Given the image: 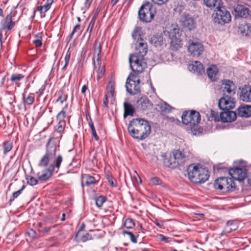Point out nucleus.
<instances>
[{"label": "nucleus", "instance_id": "6ab92c4d", "mask_svg": "<svg viewBox=\"0 0 251 251\" xmlns=\"http://www.w3.org/2000/svg\"><path fill=\"white\" fill-rule=\"evenodd\" d=\"M189 70L198 75H202L204 72L203 65L199 61H192L188 66Z\"/></svg>", "mask_w": 251, "mask_h": 251}, {"label": "nucleus", "instance_id": "bf43d9fd", "mask_svg": "<svg viewBox=\"0 0 251 251\" xmlns=\"http://www.w3.org/2000/svg\"><path fill=\"white\" fill-rule=\"evenodd\" d=\"M33 42L37 47H41L42 44V41L39 39L35 40L33 41Z\"/></svg>", "mask_w": 251, "mask_h": 251}, {"label": "nucleus", "instance_id": "c9c22d12", "mask_svg": "<svg viewBox=\"0 0 251 251\" xmlns=\"http://www.w3.org/2000/svg\"><path fill=\"white\" fill-rule=\"evenodd\" d=\"M160 110L165 113H169L171 112L173 107L166 102H164L160 105Z\"/></svg>", "mask_w": 251, "mask_h": 251}, {"label": "nucleus", "instance_id": "a19ab883", "mask_svg": "<svg viewBox=\"0 0 251 251\" xmlns=\"http://www.w3.org/2000/svg\"><path fill=\"white\" fill-rule=\"evenodd\" d=\"M107 90L108 93L110 94L111 97L114 96L115 91V84L112 81H110L109 82L108 85L107 86Z\"/></svg>", "mask_w": 251, "mask_h": 251}, {"label": "nucleus", "instance_id": "4d7b16f0", "mask_svg": "<svg viewBox=\"0 0 251 251\" xmlns=\"http://www.w3.org/2000/svg\"><path fill=\"white\" fill-rule=\"evenodd\" d=\"M151 181L153 185H159L160 183L161 180L158 177H154L151 178Z\"/></svg>", "mask_w": 251, "mask_h": 251}, {"label": "nucleus", "instance_id": "412c9836", "mask_svg": "<svg viewBox=\"0 0 251 251\" xmlns=\"http://www.w3.org/2000/svg\"><path fill=\"white\" fill-rule=\"evenodd\" d=\"M240 99L245 102L251 101V86L245 85L242 89Z\"/></svg>", "mask_w": 251, "mask_h": 251}, {"label": "nucleus", "instance_id": "ddd939ff", "mask_svg": "<svg viewBox=\"0 0 251 251\" xmlns=\"http://www.w3.org/2000/svg\"><path fill=\"white\" fill-rule=\"evenodd\" d=\"M248 171L245 167L236 168L229 170L228 173L232 178L236 180H243L247 176Z\"/></svg>", "mask_w": 251, "mask_h": 251}, {"label": "nucleus", "instance_id": "1a4fd4ad", "mask_svg": "<svg viewBox=\"0 0 251 251\" xmlns=\"http://www.w3.org/2000/svg\"><path fill=\"white\" fill-rule=\"evenodd\" d=\"M232 177H219L215 180L214 188L216 190H224L226 192L233 191L236 190V185Z\"/></svg>", "mask_w": 251, "mask_h": 251}, {"label": "nucleus", "instance_id": "5701e85b", "mask_svg": "<svg viewBox=\"0 0 251 251\" xmlns=\"http://www.w3.org/2000/svg\"><path fill=\"white\" fill-rule=\"evenodd\" d=\"M96 182L95 177L89 175L84 174L81 177V184L83 187L85 184V185L89 186L91 185L95 184Z\"/></svg>", "mask_w": 251, "mask_h": 251}, {"label": "nucleus", "instance_id": "20e7f679", "mask_svg": "<svg viewBox=\"0 0 251 251\" xmlns=\"http://www.w3.org/2000/svg\"><path fill=\"white\" fill-rule=\"evenodd\" d=\"M187 175L190 180L195 184L203 183L209 177L208 170L199 165L191 164L187 169Z\"/></svg>", "mask_w": 251, "mask_h": 251}, {"label": "nucleus", "instance_id": "393cba45", "mask_svg": "<svg viewBox=\"0 0 251 251\" xmlns=\"http://www.w3.org/2000/svg\"><path fill=\"white\" fill-rule=\"evenodd\" d=\"M137 104L142 110H145L151 105V102L148 98L142 97L137 101Z\"/></svg>", "mask_w": 251, "mask_h": 251}, {"label": "nucleus", "instance_id": "79ce46f5", "mask_svg": "<svg viewBox=\"0 0 251 251\" xmlns=\"http://www.w3.org/2000/svg\"><path fill=\"white\" fill-rule=\"evenodd\" d=\"M210 118L211 120H214L215 121H220L221 120L220 115H219L218 112L213 110H210Z\"/></svg>", "mask_w": 251, "mask_h": 251}, {"label": "nucleus", "instance_id": "a211bd4d", "mask_svg": "<svg viewBox=\"0 0 251 251\" xmlns=\"http://www.w3.org/2000/svg\"><path fill=\"white\" fill-rule=\"evenodd\" d=\"M15 25V23L13 21L12 14L10 13L1 21V30L7 29L8 31H10L14 27Z\"/></svg>", "mask_w": 251, "mask_h": 251}, {"label": "nucleus", "instance_id": "0eeeda50", "mask_svg": "<svg viewBox=\"0 0 251 251\" xmlns=\"http://www.w3.org/2000/svg\"><path fill=\"white\" fill-rule=\"evenodd\" d=\"M155 14V8L149 2L143 4L138 11L140 21L145 23L151 22Z\"/></svg>", "mask_w": 251, "mask_h": 251}, {"label": "nucleus", "instance_id": "052dcab7", "mask_svg": "<svg viewBox=\"0 0 251 251\" xmlns=\"http://www.w3.org/2000/svg\"><path fill=\"white\" fill-rule=\"evenodd\" d=\"M104 71H105V70H104V66H103L101 68V69L100 71V72H99L98 73V79H100V78L102 77V75L103 74H104Z\"/></svg>", "mask_w": 251, "mask_h": 251}, {"label": "nucleus", "instance_id": "6e6d98bb", "mask_svg": "<svg viewBox=\"0 0 251 251\" xmlns=\"http://www.w3.org/2000/svg\"><path fill=\"white\" fill-rule=\"evenodd\" d=\"M70 58V53H67L65 57V63L64 66L62 68V70H65V69L66 68L67 66H68V65L69 64Z\"/></svg>", "mask_w": 251, "mask_h": 251}, {"label": "nucleus", "instance_id": "a18cd8bd", "mask_svg": "<svg viewBox=\"0 0 251 251\" xmlns=\"http://www.w3.org/2000/svg\"><path fill=\"white\" fill-rule=\"evenodd\" d=\"M135 226L132 219L130 218L126 219L124 223V226L127 228H132Z\"/></svg>", "mask_w": 251, "mask_h": 251}, {"label": "nucleus", "instance_id": "e2e57ef3", "mask_svg": "<svg viewBox=\"0 0 251 251\" xmlns=\"http://www.w3.org/2000/svg\"><path fill=\"white\" fill-rule=\"evenodd\" d=\"M42 6L43 7L44 13H45L47 11H48L50 7V6L47 3H46Z\"/></svg>", "mask_w": 251, "mask_h": 251}, {"label": "nucleus", "instance_id": "680f3d73", "mask_svg": "<svg viewBox=\"0 0 251 251\" xmlns=\"http://www.w3.org/2000/svg\"><path fill=\"white\" fill-rule=\"evenodd\" d=\"M154 223L157 226L159 227H161L163 226V222L158 220H155Z\"/></svg>", "mask_w": 251, "mask_h": 251}, {"label": "nucleus", "instance_id": "c85d7f7f", "mask_svg": "<svg viewBox=\"0 0 251 251\" xmlns=\"http://www.w3.org/2000/svg\"><path fill=\"white\" fill-rule=\"evenodd\" d=\"M204 2L206 6L216 9L223 5L221 0H204Z\"/></svg>", "mask_w": 251, "mask_h": 251}, {"label": "nucleus", "instance_id": "f3484780", "mask_svg": "<svg viewBox=\"0 0 251 251\" xmlns=\"http://www.w3.org/2000/svg\"><path fill=\"white\" fill-rule=\"evenodd\" d=\"M188 50L189 52L194 56H200L203 51V47L201 44L190 41Z\"/></svg>", "mask_w": 251, "mask_h": 251}, {"label": "nucleus", "instance_id": "de8ad7c7", "mask_svg": "<svg viewBox=\"0 0 251 251\" xmlns=\"http://www.w3.org/2000/svg\"><path fill=\"white\" fill-rule=\"evenodd\" d=\"M106 179L112 187H116L117 186L116 181L113 178L111 175L107 174Z\"/></svg>", "mask_w": 251, "mask_h": 251}, {"label": "nucleus", "instance_id": "c03bdc74", "mask_svg": "<svg viewBox=\"0 0 251 251\" xmlns=\"http://www.w3.org/2000/svg\"><path fill=\"white\" fill-rule=\"evenodd\" d=\"M24 99L25 103L31 105L34 101V94L33 93H30L26 99L24 98Z\"/></svg>", "mask_w": 251, "mask_h": 251}, {"label": "nucleus", "instance_id": "473e14b6", "mask_svg": "<svg viewBox=\"0 0 251 251\" xmlns=\"http://www.w3.org/2000/svg\"><path fill=\"white\" fill-rule=\"evenodd\" d=\"M68 107V104H66L62 110L57 114L56 119L58 123L65 122L64 118L66 116V109Z\"/></svg>", "mask_w": 251, "mask_h": 251}, {"label": "nucleus", "instance_id": "0e129e2a", "mask_svg": "<svg viewBox=\"0 0 251 251\" xmlns=\"http://www.w3.org/2000/svg\"><path fill=\"white\" fill-rule=\"evenodd\" d=\"M88 89V87H87V85H84L82 87V89H81V92L82 94H85L86 90H87Z\"/></svg>", "mask_w": 251, "mask_h": 251}, {"label": "nucleus", "instance_id": "9b49d317", "mask_svg": "<svg viewBox=\"0 0 251 251\" xmlns=\"http://www.w3.org/2000/svg\"><path fill=\"white\" fill-rule=\"evenodd\" d=\"M213 17L214 23L221 25L228 23L231 20L229 12L222 5L215 10Z\"/></svg>", "mask_w": 251, "mask_h": 251}, {"label": "nucleus", "instance_id": "f8f14e48", "mask_svg": "<svg viewBox=\"0 0 251 251\" xmlns=\"http://www.w3.org/2000/svg\"><path fill=\"white\" fill-rule=\"evenodd\" d=\"M171 40V49L173 50H178L182 46V40L180 39L181 30L177 27H174L168 32Z\"/></svg>", "mask_w": 251, "mask_h": 251}, {"label": "nucleus", "instance_id": "864d4df0", "mask_svg": "<svg viewBox=\"0 0 251 251\" xmlns=\"http://www.w3.org/2000/svg\"><path fill=\"white\" fill-rule=\"evenodd\" d=\"M65 125L66 122L58 123L56 131L59 133H62L64 130Z\"/></svg>", "mask_w": 251, "mask_h": 251}, {"label": "nucleus", "instance_id": "7ed1b4c3", "mask_svg": "<svg viewBox=\"0 0 251 251\" xmlns=\"http://www.w3.org/2000/svg\"><path fill=\"white\" fill-rule=\"evenodd\" d=\"M221 89L223 92V97L219 100V108H233L235 103L232 97L235 94L236 86L230 80L225 79L222 81Z\"/></svg>", "mask_w": 251, "mask_h": 251}, {"label": "nucleus", "instance_id": "b1692460", "mask_svg": "<svg viewBox=\"0 0 251 251\" xmlns=\"http://www.w3.org/2000/svg\"><path fill=\"white\" fill-rule=\"evenodd\" d=\"M183 25L187 27L189 30H191L194 27V19L189 15H186L184 16L182 20Z\"/></svg>", "mask_w": 251, "mask_h": 251}, {"label": "nucleus", "instance_id": "423d86ee", "mask_svg": "<svg viewBox=\"0 0 251 251\" xmlns=\"http://www.w3.org/2000/svg\"><path fill=\"white\" fill-rule=\"evenodd\" d=\"M63 161V157L61 154H58L54 158L53 163L50 164L48 168L44 170L41 174L38 173L37 174L39 180L46 181L48 180L53 175L55 169L57 172L59 170L61 164Z\"/></svg>", "mask_w": 251, "mask_h": 251}, {"label": "nucleus", "instance_id": "2eb2a0df", "mask_svg": "<svg viewBox=\"0 0 251 251\" xmlns=\"http://www.w3.org/2000/svg\"><path fill=\"white\" fill-rule=\"evenodd\" d=\"M173 159L176 160L178 165H182L187 160H189L190 157V153L184 150L182 151L176 150L173 151Z\"/></svg>", "mask_w": 251, "mask_h": 251}, {"label": "nucleus", "instance_id": "09e8293b", "mask_svg": "<svg viewBox=\"0 0 251 251\" xmlns=\"http://www.w3.org/2000/svg\"><path fill=\"white\" fill-rule=\"evenodd\" d=\"M80 29V25H76L74 28L72 32L70 33V34L68 36L67 39L68 40V41H71L72 38H73V35L78 30H79Z\"/></svg>", "mask_w": 251, "mask_h": 251}, {"label": "nucleus", "instance_id": "bb28decb", "mask_svg": "<svg viewBox=\"0 0 251 251\" xmlns=\"http://www.w3.org/2000/svg\"><path fill=\"white\" fill-rule=\"evenodd\" d=\"M239 32L243 35L248 36L251 35V24H241L239 27Z\"/></svg>", "mask_w": 251, "mask_h": 251}, {"label": "nucleus", "instance_id": "4c0bfd02", "mask_svg": "<svg viewBox=\"0 0 251 251\" xmlns=\"http://www.w3.org/2000/svg\"><path fill=\"white\" fill-rule=\"evenodd\" d=\"M24 77L25 75L22 74H13L11 76L10 80L12 82L16 83L17 82L20 81L21 80L24 78Z\"/></svg>", "mask_w": 251, "mask_h": 251}, {"label": "nucleus", "instance_id": "4468645a", "mask_svg": "<svg viewBox=\"0 0 251 251\" xmlns=\"http://www.w3.org/2000/svg\"><path fill=\"white\" fill-rule=\"evenodd\" d=\"M102 44L96 41L94 45V54L93 57V63L94 69L96 71L99 70V66L101 64V52Z\"/></svg>", "mask_w": 251, "mask_h": 251}, {"label": "nucleus", "instance_id": "2f4dec72", "mask_svg": "<svg viewBox=\"0 0 251 251\" xmlns=\"http://www.w3.org/2000/svg\"><path fill=\"white\" fill-rule=\"evenodd\" d=\"M141 28L139 26H136L132 32V37L135 40H137V43L143 40L141 37Z\"/></svg>", "mask_w": 251, "mask_h": 251}, {"label": "nucleus", "instance_id": "f257e3e1", "mask_svg": "<svg viewBox=\"0 0 251 251\" xmlns=\"http://www.w3.org/2000/svg\"><path fill=\"white\" fill-rule=\"evenodd\" d=\"M136 52L130 54L129 57L130 67L134 72L142 73L147 67L144 56L148 51L147 44L143 40L137 43L136 46Z\"/></svg>", "mask_w": 251, "mask_h": 251}, {"label": "nucleus", "instance_id": "5fc2aeb1", "mask_svg": "<svg viewBox=\"0 0 251 251\" xmlns=\"http://www.w3.org/2000/svg\"><path fill=\"white\" fill-rule=\"evenodd\" d=\"M153 3L158 5H162L167 3L169 0H151Z\"/></svg>", "mask_w": 251, "mask_h": 251}, {"label": "nucleus", "instance_id": "7c9ffc66", "mask_svg": "<svg viewBox=\"0 0 251 251\" xmlns=\"http://www.w3.org/2000/svg\"><path fill=\"white\" fill-rule=\"evenodd\" d=\"M124 110L125 117H126L128 115L133 116L134 112V109L130 103L125 102L124 103Z\"/></svg>", "mask_w": 251, "mask_h": 251}, {"label": "nucleus", "instance_id": "a878e982", "mask_svg": "<svg viewBox=\"0 0 251 251\" xmlns=\"http://www.w3.org/2000/svg\"><path fill=\"white\" fill-rule=\"evenodd\" d=\"M218 69L215 65H212L207 70V74L209 78L212 81H216L217 77Z\"/></svg>", "mask_w": 251, "mask_h": 251}, {"label": "nucleus", "instance_id": "9d476101", "mask_svg": "<svg viewBox=\"0 0 251 251\" xmlns=\"http://www.w3.org/2000/svg\"><path fill=\"white\" fill-rule=\"evenodd\" d=\"M182 123L191 126H193L198 124L201 121V115L200 113L195 111H184L181 116Z\"/></svg>", "mask_w": 251, "mask_h": 251}, {"label": "nucleus", "instance_id": "37998d69", "mask_svg": "<svg viewBox=\"0 0 251 251\" xmlns=\"http://www.w3.org/2000/svg\"><path fill=\"white\" fill-rule=\"evenodd\" d=\"M59 97L56 100V102H59L60 103H63V102L66 101L67 99L68 96L67 94L63 93L62 92H59L58 93Z\"/></svg>", "mask_w": 251, "mask_h": 251}, {"label": "nucleus", "instance_id": "6e6552de", "mask_svg": "<svg viewBox=\"0 0 251 251\" xmlns=\"http://www.w3.org/2000/svg\"><path fill=\"white\" fill-rule=\"evenodd\" d=\"M138 74L137 72H134V74L131 73L126 79V91L131 95H136L140 92V80L138 77Z\"/></svg>", "mask_w": 251, "mask_h": 251}, {"label": "nucleus", "instance_id": "f03ea898", "mask_svg": "<svg viewBox=\"0 0 251 251\" xmlns=\"http://www.w3.org/2000/svg\"><path fill=\"white\" fill-rule=\"evenodd\" d=\"M128 131L133 138L143 140L150 134L151 127L147 121L143 119H135L130 121Z\"/></svg>", "mask_w": 251, "mask_h": 251}, {"label": "nucleus", "instance_id": "774afa93", "mask_svg": "<svg viewBox=\"0 0 251 251\" xmlns=\"http://www.w3.org/2000/svg\"><path fill=\"white\" fill-rule=\"evenodd\" d=\"M35 232L33 229H31L30 231L28 232V234L29 236H31L32 237L34 238L35 236Z\"/></svg>", "mask_w": 251, "mask_h": 251}, {"label": "nucleus", "instance_id": "cd10ccee", "mask_svg": "<svg viewBox=\"0 0 251 251\" xmlns=\"http://www.w3.org/2000/svg\"><path fill=\"white\" fill-rule=\"evenodd\" d=\"M163 37L160 35H156L152 36L150 40V43L156 47L161 46L163 44Z\"/></svg>", "mask_w": 251, "mask_h": 251}, {"label": "nucleus", "instance_id": "ea45409f", "mask_svg": "<svg viewBox=\"0 0 251 251\" xmlns=\"http://www.w3.org/2000/svg\"><path fill=\"white\" fill-rule=\"evenodd\" d=\"M3 147L4 149V153L6 154L11 150L13 144L11 142L7 141L3 143Z\"/></svg>", "mask_w": 251, "mask_h": 251}, {"label": "nucleus", "instance_id": "aec40b11", "mask_svg": "<svg viewBox=\"0 0 251 251\" xmlns=\"http://www.w3.org/2000/svg\"><path fill=\"white\" fill-rule=\"evenodd\" d=\"M237 116L241 117L248 118L251 116V106L243 104L238 107Z\"/></svg>", "mask_w": 251, "mask_h": 251}, {"label": "nucleus", "instance_id": "e433bc0d", "mask_svg": "<svg viewBox=\"0 0 251 251\" xmlns=\"http://www.w3.org/2000/svg\"><path fill=\"white\" fill-rule=\"evenodd\" d=\"M106 200L107 199L105 197L100 196L95 198L96 204L98 207L100 208L102 206L103 204Z\"/></svg>", "mask_w": 251, "mask_h": 251}, {"label": "nucleus", "instance_id": "8fccbe9b", "mask_svg": "<svg viewBox=\"0 0 251 251\" xmlns=\"http://www.w3.org/2000/svg\"><path fill=\"white\" fill-rule=\"evenodd\" d=\"M25 188V186L23 185L21 189L19 190L14 192L12 194V198L10 199V201H12L14 200L16 198H17L22 193L23 190Z\"/></svg>", "mask_w": 251, "mask_h": 251}, {"label": "nucleus", "instance_id": "72a5a7b5", "mask_svg": "<svg viewBox=\"0 0 251 251\" xmlns=\"http://www.w3.org/2000/svg\"><path fill=\"white\" fill-rule=\"evenodd\" d=\"M173 158V153L170 155L169 158H165L164 163L167 166L175 167L178 165L176 160H174Z\"/></svg>", "mask_w": 251, "mask_h": 251}, {"label": "nucleus", "instance_id": "338daca9", "mask_svg": "<svg viewBox=\"0 0 251 251\" xmlns=\"http://www.w3.org/2000/svg\"><path fill=\"white\" fill-rule=\"evenodd\" d=\"M84 4L85 7L88 8L91 5V2L90 0H85Z\"/></svg>", "mask_w": 251, "mask_h": 251}, {"label": "nucleus", "instance_id": "69168bd1", "mask_svg": "<svg viewBox=\"0 0 251 251\" xmlns=\"http://www.w3.org/2000/svg\"><path fill=\"white\" fill-rule=\"evenodd\" d=\"M108 102V98H107V95H105L103 99V104L106 107H107Z\"/></svg>", "mask_w": 251, "mask_h": 251}, {"label": "nucleus", "instance_id": "603ef678", "mask_svg": "<svg viewBox=\"0 0 251 251\" xmlns=\"http://www.w3.org/2000/svg\"><path fill=\"white\" fill-rule=\"evenodd\" d=\"M124 234H127L129 236L130 240L132 242L134 243H137V239L136 236L130 231H123V232Z\"/></svg>", "mask_w": 251, "mask_h": 251}, {"label": "nucleus", "instance_id": "39448f33", "mask_svg": "<svg viewBox=\"0 0 251 251\" xmlns=\"http://www.w3.org/2000/svg\"><path fill=\"white\" fill-rule=\"evenodd\" d=\"M57 148L55 140L53 138H50L46 145V153L41 158L38 163L39 167L44 168L49 165L56 155Z\"/></svg>", "mask_w": 251, "mask_h": 251}, {"label": "nucleus", "instance_id": "f704fd0d", "mask_svg": "<svg viewBox=\"0 0 251 251\" xmlns=\"http://www.w3.org/2000/svg\"><path fill=\"white\" fill-rule=\"evenodd\" d=\"M238 11V15L242 17L246 18L249 15V9L243 6H239L237 8Z\"/></svg>", "mask_w": 251, "mask_h": 251}, {"label": "nucleus", "instance_id": "3c124183", "mask_svg": "<svg viewBox=\"0 0 251 251\" xmlns=\"http://www.w3.org/2000/svg\"><path fill=\"white\" fill-rule=\"evenodd\" d=\"M93 239V237L91 234L88 233H86L85 235L81 236L80 238L78 239L79 241H81L82 242H85L89 240H91Z\"/></svg>", "mask_w": 251, "mask_h": 251}, {"label": "nucleus", "instance_id": "49530a36", "mask_svg": "<svg viewBox=\"0 0 251 251\" xmlns=\"http://www.w3.org/2000/svg\"><path fill=\"white\" fill-rule=\"evenodd\" d=\"M26 179L27 180V183L32 186L35 185L38 183L37 179L34 178L33 176H27Z\"/></svg>", "mask_w": 251, "mask_h": 251}, {"label": "nucleus", "instance_id": "58836bf2", "mask_svg": "<svg viewBox=\"0 0 251 251\" xmlns=\"http://www.w3.org/2000/svg\"><path fill=\"white\" fill-rule=\"evenodd\" d=\"M89 120H90V121L89 122V126L91 128L92 135H93V137H94L95 139L97 141H98L99 139V137L98 136V135L97 134L95 128L94 127L93 122H92V120L91 117H89Z\"/></svg>", "mask_w": 251, "mask_h": 251}, {"label": "nucleus", "instance_id": "c756f323", "mask_svg": "<svg viewBox=\"0 0 251 251\" xmlns=\"http://www.w3.org/2000/svg\"><path fill=\"white\" fill-rule=\"evenodd\" d=\"M100 10H101V7L99 6L97 8V9L95 12V14L89 23V25L87 29V31L89 30L90 32H91L92 30L93 27L95 25L96 20L98 17V15L99 12L100 11Z\"/></svg>", "mask_w": 251, "mask_h": 251}, {"label": "nucleus", "instance_id": "dca6fc26", "mask_svg": "<svg viewBox=\"0 0 251 251\" xmlns=\"http://www.w3.org/2000/svg\"><path fill=\"white\" fill-rule=\"evenodd\" d=\"M232 108H220L224 111L220 113L221 120L224 123L232 122L235 121L237 117V113L230 109Z\"/></svg>", "mask_w": 251, "mask_h": 251}, {"label": "nucleus", "instance_id": "13d9d810", "mask_svg": "<svg viewBox=\"0 0 251 251\" xmlns=\"http://www.w3.org/2000/svg\"><path fill=\"white\" fill-rule=\"evenodd\" d=\"M158 237H159V239L160 241H164L166 243L168 242V239H169L168 237H167L162 234H159L158 235Z\"/></svg>", "mask_w": 251, "mask_h": 251}, {"label": "nucleus", "instance_id": "4be33fe9", "mask_svg": "<svg viewBox=\"0 0 251 251\" xmlns=\"http://www.w3.org/2000/svg\"><path fill=\"white\" fill-rule=\"evenodd\" d=\"M237 228V223L235 221H229L226 223V226L221 233V235H225L235 230Z\"/></svg>", "mask_w": 251, "mask_h": 251}]
</instances>
